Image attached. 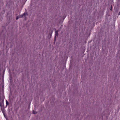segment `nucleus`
<instances>
[{
  "label": "nucleus",
  "instance_id": "obj_1",
  "mask_svg": "<svg viewBox=\"0 0 120 120\" xmlns=\"http://www.w3.org/2000/svg\"><path fill=\"white\" fill-rule=\"evenodd\" d=\"M58 30H55V40L56 38V36H58Z\"/></svg>",
  "mask_w": 120,
  "mask_h": 120
},
{
  "label": "nucleus",
  "instance_id": "obj_2",
  "mask_svg": "<svg viewBox=\"0 0 120 120\" xmlns=\"http://www.w3.org/2000/svg\"><path fill=\"white\" fill-rule=\"evenodd\" d=\"M6 107L8 105H9V102H8L7 100H6Z\"/></svg>",
  "mask_w": 120,
  "mask_h": 120
},
{
  "label": "nucleus",
  "instance_id": "obj_3",
  "mask_svg": "<svg viewBox=\"0 0 120 120\" xmlns=\"http://www.w3.org/2000/svg\"><path fill=\"white\" fill-rule=\"evenodd\" d=\"M32 113L33 114H36L37 113V112H36L34 110H33V111Z\"/></svg>",
  "mask_w": 120,
  "mask_h": 120
},
{
  "label": "nucleus",
  "instance_id": "obj_4",
  "mask_svg": "<svg viewBox=\"0 0 120 120\" xmlns=\"http://www.w3.org/2000/svg\"><path fill=\"white\" fill-rule=\"evenodd\" d=\"M25 15V13H24L23 14V15H22V17H23V16Z\"/></svg>",
  "mask_w": 120,
  "mask_h": 120
},
{
  "label": "nucleus",
  "instance_id": "obj_5",
  "mask_svg": "<svg viewBox=\"0 0 120 120\" xmlns=\"http://www.w3.org/2000/svg\"><path fill=\"white\" fill-rule=\"evenodd\" d=\"M18 19V17H16V20H17Z\"/></svg>",
  "mask_w": 120,
  "mask_h": 120
},
{
  "label": "nucleus",
  "instance_id": "obj_6",
  "mask_svg": "<svg viewBox=\"0 0 120 120\" xmlns=\"http://www.w3.org/2000/svg\"><path fill=\"white\" fill-rule=\"evenodd\" d=\"M118 15H120V12L118 14Z\"/></svg>",
  "mask_w": 120,
  "mask_h": 120
},
{
  "label": "nucleus",
  "instance_id": "obj_7",
  "mask_svg": "<svg viewBox=\"0 0 120 120\" xmlns=\"http://www.w3.org/2000/svg\"><path fill=\"white\" fill-rule=\"evenodd\" d=\"M112 7H111V8H110V10L111 11H112Z\"/></svg>",
  "mask_w": 120,
  "mask_h": 120
}]
</instances>
